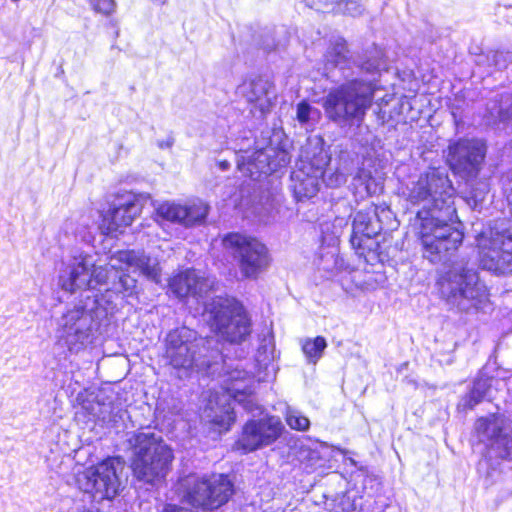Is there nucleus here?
<instances>
[{
  "label": "nucleus",
  "mask_w": 512,
  "mask_h": 512,
  "mask_svg": "<svg viewBox=\"0 0 512 512\" xmlns=\"http://www.w3.org/2000/svg\"><path fill=\"white\" fill-rule=\"evenodd\" d=\"M128 273L142 275L157 284L161 281L158 258L142 250L117 251L105 266L95 265L88 255L75 256L64 263L59 273V286L69 293L86 291L82 299L66 307L55 319L58 341L71 353L92 346L109 324L111 293L124 297L137 293V280Z\"/></svg>",
  "instance_id": "1"
},
{
  "label": "nucleus",
  "mask_w": 512,
  "mask_h": 512,
  "mask_svg": "<svg viewBox=\"0 0 512 512\" xmlns=\"http://www.w3.org/2000/svg\"><path fill=\"white\" fill-rule=\"evenodd\" d=\"M454 193L447 172L436 168L421 174L403 191L412 205H422L414 226L423 246V256L432 263L447 261L463 241V232L450 224L457 218Z\"/></svg>",
  "instance_id": "2"
},
{
  "label": "nucleus",
  "mask_w": 512,
  "mask_h": 512,
  "mask_svg": "<svg viewBox=\"0 0 512 512\" xmlns=\"http://www.w3.org/2000/svg\"><path fill=\"white\" fill-rule=\"evenodd\" d=\"M367 60L356 63L348 57L346 41L336 37L325 54L324 75L332 82L344 83L331 89L322 106L327 117L340 125L360 124L372 105L376 91L375 76L386 68L377 48Z\"/></svg>",
  "instance_id": "3"
},
{
  "label": "nucleus",
  "mask_w": 512,
  "mask_h": 512,
  "mask_svg": "<svg viewBox=\"0 0 512 512\" xmlns=\"http://www.w3.org/2000/svg\"><path fill=\"white\" fill-rule=\"evenodd\" d=\"M254 389V375L243 361L225 363L221 392L210 395L204 409L205 417L220 429L228 430L236 418L235 403L253 415L260 414L262 408L255 402Z\"/></svg>",
  "instance_id": "4"
},
{
  "label": "nucleus",
  "mask_w": 512,
  "mask_h": 512,
  "mask_svg": "<svg viewBox=\"0 0 512 512\" xmlns=\"http://www.w3.org/2000/svg\"><path fill=\"white\" fill-rule=\"evenodd\" d=\"M181 501L195 512H212L225 505L234 494V484L226 474H189L178 482ZM161 512H192L176 504H165Z\"/></svg>",
  "instance_id": "5"
},
{
  "label": "nucleus",
  "mask_w": 512,
  "mask_h": 512,
  "mask_svg": "<svg viewBox=\"0 0 512 512\" xmlns=\"http://www.w3.org/2000/svg\"><path fill=\"white\" fill-rule=\"evenodd\" d=\"M133 448L132 471L137 480L152 486L162 483L174 459L173 450L161 436L138 432L129 440Z\"/></svg>",
  "instance_id": "6"
},
{
  "label": "nucleus",
  "mask_w": 512,
  "mask_h": 512,
  "mask_svg": "<svg viewBox=\"0 0 512 512\" xmlns=\"http://www.w3.org/2000/svg\"><path fill=\"white\" fill-rule=\"evenodd\" d=\"M330 157L324 150L321 137H309L301 147L296 169L291 174V188L298 201L313 198L320 187Z\"/></svg>",
  "instance_id": "7"
},
{
  "label": "nucleus",
  "mask_w": 512,
  "mask_h": 512,
  "mask_svg": "<svg viewBox=\"0 0 512 512\" xmlns=\"http://www.w3.org/2000/svg\"><path fill=\"white\" fill-rule=\"evenodd\" d=\"M125 462L119 456L107 457L76 475L78 488L95 501H112L124 488Z\"/></svg>",
  "instance_id": "8"
},
{
  "label": "nucleus",
  "mask_w": 512,
  "mask_h": 512,
  "mask_svg": "<svg viewBox=\"0 0 512 512\" xmlns=\"http://www.w3.org/2000/svg\"><path fill=\"white\" fill-rule=\"evenodd\" d=\"M213 331L230 343L245 341L251 333V321L243 305L234 298L216 297L205 307Z\"/></svg>",
  "instance_id": "9"
},
{
  "label": "nucleus",
  "mask_w": 512,
  "mask_h": 512,
  "mask_svg": "<svg viewBox=\"0 0 512 512\" xmlns=\"http://www.w3.org/2000/svg\"><path fill=\"white\" fill-rule=\"evenodd\" d=\"M440 292L460 310L484 309L488 302L486 285L473 269H452L440 281Z\"/></svg>",
  "instance_id": "10"
},
{
  "label": "nucleus",
  "mask_w": 512,
  "mask_h": 512,
  "mask_svg": "<svg viewBox=\"0 0 512 512\" xmlns=\"http://www.w3.org/2000/svg\"><path fill=\"white\" fill-rule=\"evenodd\" d=\"M209 341L199 338L196 331L185 326L170 331L165 339V358L176 370L185 372L194 366L209 367L211 360L205 344Z\"/></svg>",
  "instance_id": "11"
},
{
  "label": "nucleus",
  "mask_w": 512,
  "mask_h": 512,
  "mask_svg": "<svg viewBox=\"0 0 512 512\" xmlns=\"http://www.w3.org/2000/svg\"><path fill=\"white\" fill-rule=\"evenodd\" d=\"M479 265L495 274L512 273V226L496 224L477 239Z\"/></svg>",
  "instance_id": "12"
},
{
  "label": "nucleus",
  "mask_w": 512,
  "mask_h": 512,
  "mask_svg": "<svg viewBox=\"0 0 512 512\" xmlns=\"http://www.w3.org/2000/svg\"><path fill=\"white\" fill-rule=\"evenodd\" d=\"M223 246L238 262L243 277L256 279L270 265L267 247L258 239L241 233H228Z\"/></svg>",
  "instance_id": "13"
},
{
  "label": "nucleus",
  "mask_w": 512,
  "mask_h": 512,
  "mask_svg": "<svg viewBox=\"0 0 512 512\" xmlns=\"http://www.w3.org/2000/svg\"><path fill=\"white\" fill-rule=\"evenodd\" d=\"M486 144L477 138H459L447 148V163L457 174L466 178L476 177L486 156Z\"/></svg>",
  "instance_id": "14"
},
{
  "label": "nucleus",
  "mask_w": 512,
  "mask_h": 512,
  "mask_svg": "<svg viewBox=\"0 0 512 512\" xmlns=\"http://www.w3.org/2000/svg\"><path fill=\"white\" fill-rule=\"evenodd\" d=\"M475 430L479 440L495 450L502 459L512 460V420L502 414L477 419Z\"/></svg>",
  "instance_id": "15"
},
{
  "label": "nucleus",
  "mask_w": 512,
  "mask_h": 512,
  "mask_svg": "<svg viewBox=\"0 0 512 512\" xmlns=\"http://www.w3.org/2000/svg\"><path fill=\"white\" fill-rule=\"evenodd\" d=\"M291 161L290 153L282 147L268 146L255 151L248 157L241 156L237 159L238 169L253 180H258L261 175H269L282 167H286Z\"/></svg>",
  "instance_id": "16"
},
{
  "label": "nucleus",
  "mask_w": 512,
  "mask_h": 512,
  "mask_svg": "<svg viewBox=\"0 0 512 512\" xmlns=\"http://www.w3.org/2000/svg\"><path fill=\"white\" fill-rule=\"evenodd\" d=\"M391 209L385 204H371L364 210H359L352 222L351 245L355 249H363L365 240L378 235L382 230V223L392 218Z\"/></svg>",
  "instance_id": "17"
},
{
  "label": "nucleus",
  "mask_w": 512,
  "mask_h": 512,
  "mask_svg": "<svg viewBox=\"0 0 512 512\" xmlns=\"http://www.w3.org/2000/svg\"><path fill=\"white\" fill-rule=\"evenodd\" d=\"M283 428L282 422L275 416L250 420L245 424L236 447L238 450L248 453L268 446L279 438Z\"/></svg>",
  "instance_id": "18"
},
{
  "label": "nucleus",
  "mask_w": 512,
  "mask_h": 512,
  "mask_svg": "<svg viewBox=\"0 0 512 512\" xmlns=\"http://www.w3.org/2000/svg\"><path fill=\"white\" fill-rule=\"evenodd\" d=\"M142 204L133 193L119 196L113 206L102 215L100 229L104 234L122 233L140 215Z\"/></svg>",
  "instance_id": "19"
},
{
  "label": "nucleus",
  "mask_w": 512,
  "mask_h": 512,
  "mask_svg": "<svg viewBox=\"0 0 512 512\" xmlns=\"http://www.w3.org/2000/svg\"><path fill=\"white\" fill-rule=\"evenodd\" d=\"M209 207L202 200L196 199L186 205L176 202H162L155 208L157 220L160 224L171 222L190 227L201 223L208 214Z\"/></svg>",
  "instance_id": "20"
},
{
  "label": "nucleus",
  "mask_w": 512,
  "mask_h": 512,
  "mask_svg": "<svg viewBox=\"0 0 512 512\" xmlns=\"http://www.w3.org/2000/svg\"><path fill=\"white\" fill-rule=\"evenodd\" d=\"M237 94L252 105L251 112L257 118L264 117L276 99L272 83L261 76L245 80L237 87Z\"/></svg>",
  "instance_id": "21"
},
{
  "label": "nucleus",
  "mask_w": 512,
  "mask_h": 512,
  "mask_svg": "<svg viewBox=\"0 0 512 512\" xmlns=\"http://www.w3.org/2000/svg\"><path fill=\"white\" fill-rule=\"evenodd\" d=\"M206 287V282L195 269L181 271L169 281L170 291L178 298H184L190 294L200 295Z\"/></svg>",
  "instance_id": "22"
},
{
  "label": "nucleus",
  "mask_w": 512,
  "mask_h": 512,
  "mask_svg": "<svg viewBox=\"0 0 512 512\" xmlns=\"http://www.w3.org/2000/svg\"><path fill=\"white\" fill-rule=\"evenodd\" d=\"M356 197L364 198L380 193L383 190V180L374 175L370 169L362 167L358 170L352 182Z\"/></svg>",
  "instance_id": "23"
},
{
  "label": "nucleus",
  "mask_w": 512,
  "mask_h": 512,
  "mask_svg": "<svg viewBox=\"0 0 512 512\" xmlns=\"http://www.w3.org/2000/svg\"><path fill=\"white\" fill-rule=\"evenodd\" d=\"M490 380L479 378L475 380L472 389L463 399L464 407L472 409L482 400L490 399Z\"/></svg>",
  "instance_id": "24"
},
{
  "label": "nucleus",
  "mask_w": 512,
  "mask_h": 512,
  "mask_svg": "<svg viewBox=\"0 0 512 512\" xmlns=\"http://www.w3.org/2000/svg\"><path fill=\"white\" fill-rule=\"evenodd\" d=\"M327 347L324 337L307 338L302 343V351L309 363L315 364L321 357Z\"/></svg>",
  "instance_id": "25"
},
{
  "label": "nucleus",
  "mask_w": 512,
  "mask_h": 512,
  "mask_svg": "<svg viewBox=\"0 0 512 512\" xmlns=\"http://www.w3.org/2000/svg\"><path fill=\"white\" fill-rule=\"evenodd\" d=\"M320 116L317 108L311 106L306 101H301L297 105L296 119L303 126H312Z\"/></svg>",
  "instance_id": "26"
},
{
  "label": "nucleus",
  "mask_w": 512,
  "mask_h": 512,
  "mask_svg": "<svg viewBox=\"0 0 512 512\" xmlns=\"http://www.w3.org/2000/svg\"><path fill=\"white\" fill-rule=\"evenodd\" d=\"M97 227L90 215H82L78 220V225L74 231L76 237H79L85 243H91L94 239V233Z\"/></svg>",
  "instance_id": "27"
},
{
  "label": "nucleus",
  "mask_w": 512,
  "mask_h": 512,
  "mask_svg": "<svg viewBox=\"0 0 512 512\" xmlns=\"http://www.w3.org/2000/svg\"><path fill=\"white\" fill-rule=\"evenodd\" d=\"M285 420L287 425L293 430L306 431L310 427L309 419L299 410L291 407H287L286 409Z\"/></svg>",
  "instance_id": "28"
},
{
  "label": "nucleus",
  "mask_w": 512,
  "mask_h": 512,
  "mask_svg": "<svg viewBox=\"0 0 512 512\" xmlns=\"http://www.w3.org/2000/svg\"><path fill=\"white\" fill-rule=\"evenodd\" d=\"M489 191V185L487 181H479L475 186H471L467 196V203L476 209L482 204Z\"/></svg>",
  "instance_id": "29"
},
{
  "label": "nucleus",
  "mask_w": 512,
  "mask_h": 512,
  "mask_svg": "<svg viewBox=\"0 0 512 512\" xmlns=\"http://www.w3.org/2000/svg\"><path fill=\"white\" fill-rule=\"evenodd\" d=\"M337 238L334 237L332 239V244L330 245L329 250L324 253L323 251L320 253V263L319 266L323 270L333 271L338 267V249H337Z\"/></svg>",
  "instance_id": "30"
},
{
  "label": "nucleus",
  "mask_w": 512,
  "mask_h": 512,
  "mask_svg": "<svg viewBox=\"0 0 512 512\" xmlns=\"http://www.w3.org/2000/svg\"><path fill=\"white\" fill-rule=\"evenodd\" d=\"M113 403H100L97 402L92 406V415L96 421L105 425H110L113 416Z\"/></svg>",
  "instance_id": "31"
},
{
  "label": "nucleus",
  "mask_w": 512,
  "mask_h": 512,
  "mask_svg": "<svg viewBox=\"0 0 512 512\" xmlns=\"http://www.w3.org/2000/svg\"><path fill=\"white\" fill-rule=\"evenodd\" d=\"M343 0H305V4L317 11L333 12L341 10Z\"/></svg>",
  "instance_id": "32"
},
{
  "label": "nucleus",
  "mask_w": 512,
  "mask_h": 512,
  "mask_svg": "<svg viewBox=\"0 0 512 512\" xmlns=\"http://www.w3.org/2000/svg\"><path fill=\"white\" fill-rule=\"evenodd\" d=\"M323 183L326 186L331 188H336L344 184L347 180L346 175L339 170L335 171H326V167L324 168V175L321 177Z\"/></svg>",
  "instance_id": "33"
},
{
  "label": "nucleus",
  "mask_w": 512,
  "mask_h": 512,
  "mask_svg": "<svg viewBox=\"0 0 512 512\" xmlns=\"http://www.w3.org/2000/svg\"><path fill=\"white\" fill-rule=\"evenodd\" d=\"M89 3L94 11L107 16L114 13L116 8L115 0H89Z\"/></svg>",
  "instance_id": "34"
},
{
  "label": "nucleus",
  "mask_w": 512,
  "mask_h": 512,
  "mask_svg": "<svg viewBox=\"0 0 512 512\" xmlns=\"http://www.w3.org/2000/svg\"><path fill=\"white\" fill-rule=\"evenodd\" d=\"M362 6L354 0H343L341 10H335V13L347 14L353 17L362 14Z\"/></svg>",
  "instance_id": "35"
},
{
  "label": "nucleus",
  "mask_w": 512,
  "mask_h": 512,
  "mask_svg": "<svg viewBox=\"0 0 512 512\" xmlns=\"http://www.w3.org/2000/svg\"><path fill=\"white\" fill-rule=\"evenodd\" d=\"M127 415V411L122 409L119 405L113 404V412L111 419V426L116 425L119 421H122L124 417Z\"/></svg>",
  "instance_id": "36"
},
{
  "label": "nucleus",
  "mask_w": 512,
  "mask_h": 512,
  "mask_svg": "<svg viewBox=\"0 0 512 512\" xmlns=\"http://www.w3.org/2000/svg\"><path fill=\"white\" fill-rule=\"evenodd\" d=\"M174 144V138L172 136H168L164 140L158 141V147L161 149L171 148Z\"/></svg>",
  "instance_id": "37"
},
{
  "label": "nucleus",
  "mask_w": 512,
  "mask_h": 512,
  "mask_svg": "<svg viewBox=\"0 0 512 512\" xmlns=\"http://www.w3.org/2000/svg\"><path fill=\"white\" fill-rule=\"evenodd\" d=\"M219 166H220V168H221L222 170H227V169L229 168V166H230V163H229V162H227V161H221V162L219 163Z\"/></svg>",
  "instance_id": "38"
},
{
  "label": "nucleus",
  "mask_w": 512,
  "mask_h": 512,
  "mask_svg": "<svg viewBox=\"0 0 512 512\" xmlns=\"http://www.w3.org/2000/svg\"><path fill=\"white\" fill-rule=\"evenodd\" d=\"M503 56H504V54H503V53H497V54H496V56H495V57H496L495 62H496V65H497V66H499V68H503V67H505V65H501V64L499 63V60H498L500 57H503Z\"/></svg>",
  "instance_id": "39"
},
{
  "label": "nucleus",
  "mask_w": 512,
  "mask_h": 512,
  "mask_svg": "<svg viewBox=\"0 0 512 512\" xmlns=\"http://www.w3.org/2000/svg\"><path fill=\"white\" fill-rule=\"evenodd\" d=\"M13 2H18L19 0H12Z\"/></svg>",
  "instance_id": "40"
}]
</instances>
